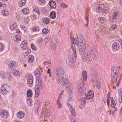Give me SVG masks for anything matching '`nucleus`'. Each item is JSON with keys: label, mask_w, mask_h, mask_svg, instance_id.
Wrapping results in <instances>:
<instances>
[{"label": "nucleus", "mask_w": 122, "mask_h": 122, "mask_svg": "<svg viewBox=\"0 0 122 122\" xmlns=\"http://www.w3.org/2000/svg\"><path fill=\"white\" fill-rule=\"evenodd\" d=\"M94 94V92L92 91H90L89 92L87 93V95H90V97H89L90 98H92Z\"/></svg>", "instance_id": "obj_36"}, {"label": "nucleus", "mask_w": 122, "mask_h": 122, "mask_svg": "<svg viewBox=\"0 0 122 122\" xmlns=\"http://www.w3.org/2000/svg\"><path fill=\"white\" fill-rule=\"evenodd\" d=\"M67 92H69V93L70 94L72 92V90L70 89H68Z\"/></svg>", "instance_id": "obj_63"}, {"label": "nucleus", "mask_w": 122, "mask_h": 122, "mask_svg": "<svg viewBox=\"0 0 122 122\" xmlns=\"http://www.w3.org/2000/svg\"><path fill=\"white\" fill-rule=\"evenodd\" d=\"M31 47L34 50H36V47L34 46L33 44H31Z\"/></svg>", "instance_id": "obj_58"}, {"label": "nucleus", "mask_w": 122, "mask_h": 122, "mask_svg": "<svg viewBox=\"0 0 122 122\" xmlns=\"http://www.w3.org/2000/svg\"><path fill=\"white\" fill-rule=\"evenodd\" d=\"M50 18L52 19L55 18L56 16L55 12L54 11H52L50 14Z\"/></svg>", "instance_id": "obj_24"}, {"label": "nucleus", "mask_w": 122, "mask_h": 122, "mask_svg": "<svg viewBox=\"0 0 122 122\" xmlns=\"http://www.w3.org/2000/svg\"><path fill=\"white\" fill-rule=\"evenodd\" d=\"M40 90L39 89L36 88L35 90V96L37 97L40 95Z\"/></svg>", "instance_id": "obj_31"}, {"label": "nucleus", "mask_w": 122, "mask_h": 122, "mask_svg": "<svg viewBox=\"0 0 122 122\" xmlns=\"http://www.w3.org/2000/svg\"><path fill=\"white\" fill-rule=\"evenodd\" d=\"M24 22L26 23H28L29 21V18L27 17L25 18L24 19Z\"/></svg>", "instance_id": "obj_52"}, {"label": "nucleus", "mask_w": 122, "mask_h": 122, "mask_svg": "<svg viewBox=\"0 0 122 122\" xmlns=\"http://www.w3.org/2000/svg\"><path fill=\"white\" fill-rule=\"evenodd\" d=\"M8 67L14 69L16 67V64L15 61H11L8 63Z\"/></svg>", "instance_id": "obj_8"}, {"label": "nucleus", "mask_w": 122, "mask_h": 122, "mask_svg": "<svg viewBox=\"0 0 122 122\" xmlns=\"http://www.w3.org/2000/svg\"><path fill=\"white\" fill-rule=\"evenodd\" d=\"M49 5L51 8H55L56 7V3L53 0H50L49 2Z\"/></svg>", "instance_id": "obj_14"}, {"label": "nucleus", "mask_w": 122, "mask_h": 122, "mask_svg": "<svg viewBox=\"0 0 122 122\" xmlns=\"http://www.w3.org/2000/svg\"><path fill=\"white\" fill-rule=\"evenodd\" d=\"M57 83L58 84L62 85L63 86H66L69 84V81L68 80L64 77L60 79L58 81H57Z\"/></svg>", "instance_id": "obj_4"}, {"label": "nucleus", "mask_w": 122, "mask_h": 122, "mask_svg": "<svg viewBox=\"0 0 122 122\" xmlns=\"http://www.w3.org/2000/svg\"><path fill=\"white\" fill-rule=\"evenodd\" d=\"M77 88H80V85H84V84L83 81L81 79H79V81H77Z\"/></svg>", "instance_id": "obj_18"}, {"label": "nucleus", "mask_w": 122, "mask_h": 122, "mask_svg": "<svg viewBox=\"0 0 122 122\" xmlns=\"http://www.w3.org/2000/svg\"><path fill=\"white\" fill-rule=\"evenodd\" d=\"M20 27L21 28H22L23 29L24 31L25 32V31H26V29L25 27V26L24 25H20Z\"/></svg>", "instance_id": "obj_51"}, {"label": "nucleus", "mask_w": 122, "mask_h": 122, "mask_svg": "<svg viewBox=\"0 0 122 122\" xmlns=\"http://www.w3.org/2000/svg\"><path fill=\"white\" fill-rule=\"evenodd\" d=\"M120 80H118L117 82V83L116 84V86L117 87L119 85V84L120 83Z\"/></svg>", "instance_id": "obj_62"}, {"label": "nucleus", "mask_w": 122, "mask_h": 122, "mask_svg": "<svg viewBox=\"0 0 122 122\" xmlns=\"http://www.w3.org/2000/svg\"><path fill=\"white\" fill-rule=\"evenodd\" d=\"M38 82H39V83L38 85L35 86V88H37L39 89H42L43 87V85L42 82L40 79L38 80Z\"/></svg>", "instance_id": "obj_12"}, {"label": "nucleus", "mask_w": 122, "mask_h": 122, "mask_svg": "<svg viewBox=\"0 0 122 122\" xmlns=\"http://www.w3.org/2000/svg\"><path fill=\"white\" fill-rule=\"evenodd\" d=\"M0 115L2 117L5 118H7L8 114L7 112L2 109L0 110Z\"/></svg>", "instance_id": "obj_9"}, {"label": "nucleus", "mask_w": 122, "mask_h": 122, "mask_svg": "<svg viewBox=\"0 0 122 122\" xmlns=\"http://www.w3.org/2000/svg\"><path fill=\"white\" fill-rule=\"evenodd\" d=\"M3 46L2 44L0 43V51L1 50L3 49Z\"/></svg>", "instance_id": "obj_61"}, {"label": "nucleus", "mask_w": 122, "mask_h": 122, "mask_svg": "<svg viewBox=\"0 0 122 122\" xmlns=\"http://www.w3.org/2000/svg\"><path fill=\"white\" fill-rule=\"evenodd\" d=\"M117 27L115 25V24H114L113 25L110 26V28L112 30H113L115 29Z\"/></svg>", "instance_id": "obj_50"}, {"label": "nucleus", "mask_w": 122, "mask_h": 122, "mask_svg": "<svg viewBox=\"0 0 122 122\" xmlns=\"http://www.w3.org/2000/svg\"><path fill=\"white\" fill-rule=\"evenodd\" d=\"M118 94L120 98L118 99L119 102L121 103L122 101V91L121 90H119L118 92Z\"/></svg>", "instance_id": "obj_21"}, {"label": "nucleus", "mask_w": 122, "mask_h": 122, "mask_svg": "<svg viewBox=\"0 0 122 122\" xmlns=\"http://www.w3.org/2000/svg\"><path fill=\"white\" fill-rule=\"evenodd\" d=\"M6 75L8 79L10 80L12 79V78L11 77V75L10 72H7L6 74Z\"/></svg>", "instance_id": "obj_39"}, {"label": "nucleus", "mask_w": 122, "mask_h": 122, "mask_svg": "<svg viewBox=\"0 0 122 122\" xmlns=\"http://www.w3.org/2000/svg\"><path fill=\"white\" fill-rule=\"evenodd\" d=\"M112 49L114 50H118L120 48L119 44L115 42L112 45Z\"/></svg>", "instance_id": "obj_13"}, {"label": "nucleus", "mask_w": 122, "mask_h": 122, "mask_svg": "<svg viewBox=\"0 0 122 122\" xmlns=\"http://www.w3.org/2000/svg\"><path fill=\"white\" fill-rule=\"evenodd\" d=\"M22 12L25 14L27 15L29 13V11L28 9L26 8L23 9L22 10Z\"/></svg>", "instance_id": "obj_30"}, {"label": "nucleus", "mask_w": 122, "mask_h": 122, "mask_svg": "<svg viewBox=\"0 0 122 122\" xmlns=\"http://www.w3.org/2000/svg\"><path fill=\"white\" fill-rule=\"evenodd\" d=\"M27 95L28 97H31L32 95V92L31 90L29 89L27 91Z\"/></svg>", "instance_id": "obj_28"}, {"label": "nucleus", "mask_w": 122, "mask_h": 122, "mask_svg": "<svg viewBox=\"0 0 122 122\" xmlns=\"http://www.w3.org/2000/svg\"><path fill=\"white\" fill-rule=\"evenodd\" d=\"M18 118H21L24 116V113L21 112H18L16 114Z\"/></svg>", "instance_id": "obj_22"}, {"label": "nucleus", "mask_w": 122, "mask_h": 122, "mask_svg": "<svg viewBox=\"0 0 122 122\" xmlns=\"http://www.w3.org/2000/svg\"><path fill=\"white\" fill-rule=\"evenodd\" d=\"M16 31V32L18 33H20V31L19 29H17Z\"/></svg>", "instance_id": "obj_64"}, {"label": "nucleus", "mask_w": 122, "mask_h": 122, "mask_svg": "<svg viewBox=\"0 0 122 122\" xmlns=\"http://www.w3.org/2000/svg\"><path fill=\"white\" fill-rule=\"evenodd\" d=\"M112 80L113 82H116L118 76V73H111Z\"/></svg>", "instance_id": "obj_11"}, {"label": "nucleus", "mask_w": 122, "mask_h": 122, "mask_svg": "<svg viewBox=\"0 0 122 122\" xmlns=\"http://www.w3.org/2000/svg\"><path fill=\"white\" fill-rule=\"evenodd\" d=\"M42 20L43 23L45 24H47L49 23V20L48 18H46L43 19Z\"/></svg>", "instance_id": "obj_33"}, {"label": "nucleus", "mask_w": 122, "mask_h": 122, "mask_svg": "<svg viewBox=\"0 0 122 122\" xmlns=\"http://www.w3.org/2000/svg\"><path fill=\"white\" fill-rule=\"evenodd\" d=\"M80 88H77L79 94L80 95H83L86 92V89L84 85H80Z\"/></svg>", "instance_id": "obj_6"}, {"label": "nucleus", "mask_w": 122, "mask_h": 122, "mask_svg": "<svg viewBox=\"0 0 122 122\" xmlns=\"http://www.w3.org/2000/svg\"><path fill=\"white\" fill-rule=\"evenodd\" d=\"M34 73L35 75L37 77H39L40 76L41 73H39L38 72H36V71H34Z\"/></svg>", "instance_id": "obj_46"}, {"label": "nucleus", "mask_w": 122, "mask_h": 122, "mask_svg": "<svg viewBox=\"0 0 122 122\" xmlns=\"http://www.w3.org/2000/svg\"><path fill=\"white\" fill-rule=\"evenodd\" d=\"M18 71L17 70H14L13 71V73L15 76H17L18 74Z\"/></svg>", "instance_id": "obj_45"}, {"label": "nucleus", "mask_w": 122, "mask_h": 122, "mask_svg": "<svg viewBox=\"0 0 122 122\" xmlns=\"http://www.w3.org/2000/svg\"><path fill=\"white\" fill-rule=\"evenodd\" d=\"M32 29L33 31L35 32L36 31H38L39 30V28L38 27H36L33 28Z\"/></svg>", "instance_id": "obj_48"}, {"label": "nucleus", "mask_w": 122, "mask_h": 122, "mask_svg": "<svg viewBox=\"0 0 122 122\" xmlns=\"http://www.w3.org/2000/svg\"><path fill=\"white\" fill-rule=\"evenodd\" d=\"M2 13L3 15L5 16H6L9 14V13L7 9H5L4 10Z\"/></svg>", "instance_id": "obj_34"}, {"label": "nucleus", "mask_w": 122, "mask_h": 122, "mask_svg": "<svg viewBox=\"0 0 122 122\" xmlns=\"http://www.w3.org/2000/svg\"><path fill=\"white\" fill-rule=\"evenodd\" d=\"M14 39L16 42H19L21 40V37L19 35H16L14 37Z\"/></svg>", "instance_id": "obj_20"}, {"label": "nucleus", "mask_w": 122, "mask_h": 122, "mask_svg": "<svg viewBox=\"0 0 122 122\" xmlns=\"http://www.w3.org/2000/svg\"><path fill=\"white\" fill-rule=\"evenodd\" d=\"M26 1V0H21L18 3V5L21 7L24 5Z\"/></svg>", "instance_id": "obj_25"}, {"label": "nucleus", "mask_w": 122, "mask_h": 122, "mask_svg": "<svg viewBox=\"0 0 122 122\" xmlns=\"http://www.w3.org/2000/svg\"><path fill=\"white\" fill-rule=\"evenodd\" d=\"M56 81L63 77H64L65 73L64 71L60 68H57L56 71Z\"/></svg>", "instance_id": "obj_3"}, {"label": "nucleus", "mask_w": 122, "mask_h": 122, "mask_svg": "<svg viewBox=\"0 0 122 122\" xmlns=\"http://www.w3.org/2000/svg\"><path fill=\"white\" fill-rule=\"evenodd\" d=\"M111 101V105L112 107H114L115 104L116 105L115 102L116 101V99H113V97H111L110 98Z\"/></svg>", "instance_id": "obj_27"}, {"label": "nucleus", "mask_w": 122, "mask_h": 122, "mask_svg": "<svg viewBox=\"0 0 122 122\" xmlns=\"http://www.w3.org/2000/svg\"><path fill=\"white\" fill-rule=\"evenodd\" d=\"M27 44L25 41H22L21 44V46L23 49H25L27 47Z\"/></svg>", "instance_id": "obj_19"}, {"label": "nucleus", "mask_w": 122, "mask_h": 122, "mask_svg": "<svg viewBox=\"0 0 122 122\" xmlns=\"http://www.w3.org/2000/svg\"><path fill=\"white\" fill-rule=\"evenodd\" d=\"M69 119L71 120V122H78L76 121V119L75 118H72V116H69Z\"/></svg>", "instance_id": "obj_42"}, {"label": "nucleus", "mask_w": 122, "mask_h": 122, "mask_svg": "<svg viewBox=\"0 0 122 122\" xmlns=\"http://www.w3.org/2000/svg\"><path fill=\"white\" fill-rule=\"evenodd\" d=\"M70 111L71 113L74 116H75L76 115V114L75 112L74 109L71 108L70 109Z\"/></svg>", "instance_id": "obj_38"}, {"label": "nucleus", "mask_w": 122, "mask_h": 122, "mask_svg": "<svg viewBox=\"0 0 122 122\" xmlns=\"http://www.w3.org/2000/svg\"><path fill=\"white\" fill-rule=\"evenodd\" d=\"M0 75L1 76L2 78H3L4 77V75L3 71H0Z\"/></svg>", "instance_id": "obj_55"}, {"label": "nucleus", "mask_w": 122, "mask_h": 122, "mask_svg": "<svg viewBox=\"0 0 122 122\" xmlns=\"http://www.w3.org/2000/svg\"><path fill=\"white\" fill-rule=\"evenodd\" d=\"M49 32L48 29H47L46 28L44 29L42 31V32L43 34H47Z\"/></svg>", "instance_id": "obj_41"}, {"label": "nucleus", "mask_w": 122, "mask_h": 122, "mask_svg": "<svg viewBox=\"0 0 122 122\" xmlns=\"http://www.w3.org/2000/svg\"><path fill=\"white\" fill-rule=\"evenodd\" d=\"M10 90L11 88L10 86H9V88H7L6 89L2 91V92H3V93H4V94H7L10 91Z\"/></svg>", "instance_id": "obj_29"}, {"label": "nucleus", "mask_w": 122, "mask_h": 122, "mask_svg": "<svg viewBox=\"0 0 122 122\" xmlns=\"http://www.w3.org/2000/svg\"><path fill=\"white\" fill-rule=\"evenodd\" d=\"M66 61V64L69 67L71 68L75 67V62L73 59V55L72 53H69L68 55Z\"/></svg>", "instance_id": "obj_2"}, {"label": "nucleus", "mask_w": 122, "mask_h": 122, "mask_svg": "<svg viewBox=\"0 0 122 122\" xmlns=\"http://www.w3.org/2000/svg\"><path fill=\"white\" fill-rule=\"evenodd\" d=\"M33 11L37 13V14H39L40 13V12L39 10L37 9H35L33 10Z\"/></svg>", "instance_id": "obj_54"}, {"label": "nucleus", "mask_w": 122, "mask_h": 122, "mask_svg": "<svg viewBox=\"0 0 122 122\" xmlns=\"http://www.w3.org/2000/svg\"><path fill=\"white\" fill-rule=\"evenodd\" d=\"M49 40V37L48 36H46L44 39V41L46 43H47Z\"/></svg>", "instance_id": "obj_49"}, {"label": "nucleus", "mask_w": 122, "mask_h": 122, "mask_svg": "<svg viewBox=\"0 0 122 122\" xmlns=\"http://www.w3.org/2000/svg\"><path fill=\"white\" fill-rule=\"evenodd\" d=\"M81 96H82L83 97V100H89L91 99L92 98H90V95H87L85 93V94H84L83 95H80Z\"/></svg>", "instance_id": "obj_17"}, {"label": "nucleus", "mask_w": 122, "mask_h": 122, "mask_svg": "<svg viewBox=\"0 0 122 122\" xmlns=\"http://www.w3.org/2000/svg\"><path fill=\"white\" fill-rule=\"evenodd\" d=\"M109 11V9L107 8H105L103 10V11L102 12H103L104 13H105V14L107 13Z\"/></svg>", "instance_id": "obj_44"}, {"label": "nucleus", "mask_w": 122, "mask_h": 122, "mask_svg": "<svg viewBox=\"0 0 122 122\" xmlns=\"http://www.w3.org/2000/svg\"><path fill=\"white\" fill-rule=\"evenodd\" d=\"M25 77H27V82L28 84H31L33 83V77L31 75L27 74L25 75Z\"/></svg>", "instance_id": "obj_7"}, {"label": "nucleus", "mask_w": 122, "mask_h": 122, "mask_svg": "<svg viewBox=\"0 0 122 122\" xmlns=\"http://www.w3.org/2000/svg\"><path fill=\"white\" fill-rule=\"evenodd\" d=\"M67 103L68 104V107L70 109L71 108H73V107L70 104L68 103V102H67Z\"/></svg>", "instance_id": "obj_60"}, {"label": "nucleus", "mask_w": 122, "mask_h": 122, "mask_svg": "<svg viewBox=\"0 0 122 122\" xmlns=\"http://www.w3.org/2000/svg\"><path fill=\"white\" fill-rule=\"evenodd\" d=\"M38 2H40L41 3H44L45 2V0H37Z\"/></svg>", "instance_id": "obj_59"}, {"label": "nucleus", "mask_w": 122, "mask_h": 122, "mask_svg": "<svg viewBox=\"0 0 122 122\" xmlns=\"http://www.w3.org/2000/svg\"><path fill=\"white\" fill-rule=\"evenodd\" d=\"M9 87L6 84H4L0 88V92L2 93V91L6 89L7 88H9Z\"/></svg>", "instance_id": "obj_23"}, {"label": "nucleus", "mask_w": 122, "mask_h": 122, "mask_svg": "<svg viewBox=\"0 0 122 122\" xmlns=\"http://www.w3.org/2000/svg\"><path fill=\"white\" fill-rule=\"evenodd\" d=\"M72 44L71 45V48L73 52V55L75 58L77 56L76 54V48L75 46V44L78 47V50L83 54H82L83 59L84 61H86L87 60L90 59L91 56V51L86 53L85 52L86 48V44L85 41L82 36L75 39L74 38L71 39Z\"/></svg>", "instance_id": "obj_1"}, {"label": "nucleus", "mask_w": 122, "mask_h": 122, "mask_svg": "<svg viewBox=\"0 0 122 122\" xmlns=\"http://www.w3.org/2000/svg\"><path fill=\"white\" fill-rule=\"evenodd\" d=\"M35 71H36V72H38L39 73H41V70L39 68H38Z\"/></svg>", "instance_id": "obj_53"}, {"label": "nucleus", "mask_w": 122, "mask_h": 122, "mask_svg": "<svg viewBox=\"0 0 122 122\" xmlns=\"http://www.w3.org/2000/svg\"><path fill=\"white\" fill-rule=\"evenodd\" d=\"M28 61L29 63H32L34 60V56L32 55H29V56Z\"/></svg>", "instance_id": "obj_16"}, {"label": "nucleus", "mask_w": 122, "mask_h": 122, "mask_svg": "<svg viewBox=\"0 0 122 122\" xmlns=\"http://www.w3.org/2000/svg\"><path fill=\"white\" fill-rule=\"evenodd\" d=\"M61 6L62 7L64 8H66L67 7V5L63 3L61 4Z\"/></svg>", "instance_id": "obj_47"}, {"label": "nucleus", "mask_w": 122, "mask_h": 122, "mask_svg": "<svg viewBox=\"0 0 122 122\" xmlns=\"http://www.w3.org/2000/svg\"><path fill=\"white\" fill-rule=\"evenodd\" d=\"M94 79H92V81L95 84V85L96 86L98 89L99 88L100 86H99V84L98 83L97 81L95 80H94Z\"/></svg>", "instance_id": "obj_32"}, {"label": "nucleus", "mask_w": 122, "mask_h": 122, "mask_svg": "<svg viewBox=\"0 0 122 122\" xmlns=\"http://www.w3.org/2000/svg\"><path fill=\"white\" fill-rule=\"evenodd\" d=\"M36 15L35 14H33V15H32L31 17V18L32 20H35L36 18Z\"/></svg>", "instance_id": "obj_56"}, {"label": "nucleus", "mask_w": 122, "mask_h": 122, "mask_svg": "<svg viewBox=\"0 0 122 122\" xmlns=\"http://www.w3.org/2000/svg\"><path fill=\"white\" fill-rule=\"evenodd\" d=\"M118 13L116 11L109 17L110 20L112 23L115 22L116 21V20L118 17Z\"/></svg>", "instance_id": "obj_5"}, {"label": "nucleus", "mask_w": 122, "mask_h": 122, "mask_svg": "<svg viewBox=\"0 0 122 122\" xmlns=\"http://www.w3.org/2000/svg\"><path fill=\"white\" fill-rule=\"evenodd\" d=\"M98 20L100 22L102 23L106 22L107 21L106 20L104 17H99L98 18Z\"/></svg>", "instance_id": "obj_26"}, {"label": "nucleus", "mask_w": 122, "mask_h": 122, "mask_svg": "<svg viewBox=\"0 0 122 122\" xmlns=\"http://www.w3.org/2000/svg\"><path fill=\"white\" fill-rule=\"evenodd\" d=\"M104 8V6L103 4L98 5L97 7L96 11L99 12H102Z\"/></svg>", "instance_id": "obj_10"}, {"label": "nucleus", "mask_w": 122, "mask_h": 122, "mask_svg": "<svg viewBox=\"0 0 122 122\" xmlns=\"http://www.w3.org/2000/svg\"><path fill=\"white\" fill-rule=\"evenodd\" d=\"M10 27L11 30H13L16 28V23H14L12 25H10Z\"/></svg>", "instance_id": "obj_40"}, {"label": "nucleus", "mask_w": 122, "mask_h": 122, "mask_svg": "<svg viewBox=\"0 0 122 122\" xmlns=\"http://www.w3.org/2000/svg\"><path fill=\"white\" fill-rule=\"evenodd\" d=\"M57 104L58 106L57 107L58 108H60L61 107V103L60 101L57 100Z\"/></svg>", "instance_id": "obj_43"}, {"label": "nucleus", "mask_w": 122, "mask_h": 122, "mask_svg": "<svg viewBox=\"0 0 122 122\" xmlns=\"http://www.w3.org/2000/svg\"><path fill=\"white\" fill-rule=\"evenodd\" d=\"M56 45L53 44L52 45V47L51 48L54 50H55L56 48Z\"/></svg>", "instance_id": "obj_57"}, {"label": "nucleus", "mask_w": 122, "mask_h": 122, "mask_svg": "<svg viewBox=\"0 0 122 122\" xmlns=\"http://www.w3.org/2000/svg\"><path fill=\"white\" fill-rule=\"evenodd\" d=\"M85 101L83 100L82 101H81V104H80L79 107V108L80 109H81L83 108L85 106L84 102Z\"/></svg>", "instance_id": "obj_35"}, {"label": "nucleus", "mask_w": 122, "mask_h": 122, "mask_svg": "<svg viewBox=\"0 0 122 122\" xmlns=\"http://www.w3.org/2000/svg\"><path fill=\"white\" fill-rule=\"evenodd\" d=\"M118 68L117 66L116 65L113 66V67L112 68L111 72L114 73H118Z\"/></svg>", "instance_id": "obj_15"}, {"label": "nucleus", "mask_w": 122, "mask_h": 122, "mask_svg": "<svg viewBox=\"0 0 122 122\" xmlns=\"http://www.w3.org/2000/svg\"><path fill=\"white\" fill-rule=\"evenodd\" d=\"M82 76H83L85 80H86L87 79V73H86V71H83L82 72Z\"/></svg>", "instance_id": "obj_37"}]
</instances>
